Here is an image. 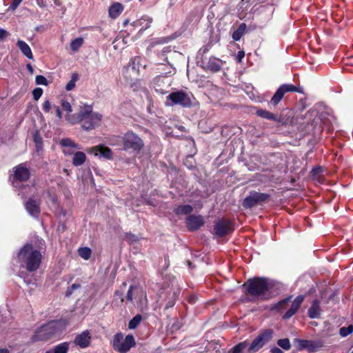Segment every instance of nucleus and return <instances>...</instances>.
Instances as JSON below:
<instances>
[{
    "instance_id": "f03ea898",
    "label": "nucleus",
    "mask_w": 353,
    "mask_h": 353,
    "mask_svg": "<svg viewBox=\"0 0 353 353\" xmlns=\"http://www.w3.org/2000/svg\"><path fill=\"white\" fill-rule=\"evenodd\" d=\"M102 119V115L92 111V106L84 104L81 106L77 116H68L67 121L72 125L81 123L85 130H90L99 126Z\"/></svg>"
},
{
    "instance_id": "79ce46f5",
    "label": "nucleus",
    "mask_w": 353,
    "mask_h": 353,
    "mask_svg": "<svg viewBox=\"0 0 353 353\" xmlns=\"http://www.w3.org/2000/svg\"><path fill=\"white\" fill-rule=\"evenodd\" d=\"M353 332V325H350L348 327H342L339 330V334L342 337H346Z\"/></svg>"
},
{
    "instance_id": "ddd939ff",
    "label": "nucleus",
    "mask_w": 353,
    "mask_h": 353,
    "mask_svg": "<svg viewBox=\"0 0 353 353\" xmlns=\"http://www.w3.org/2000/svg\"><path fill=\"white\" fill-rule=\"evenodd\" d=\"M152 21L153 20L152 17L144 15L140 19L130 23V26L132 27V28L130 30L132 31L137 28H139V33H142L144 30L150 27Z\"/></svg>"
},
{
    "instance_id": "a211bd4d",
    "label": "nucleus",
    "mask_w": 353,
    "mask_h": 353,
    "mask_svg": "<svg viewBox=\"0 0 353 353\" xmlns=\"http://www.w3.org/2000/svg\"><path fill=\"white\" fill-rule=\"evenodd\" d=\"M204 224V221L201 215H190L186 219V225L191 231L199 229Z\"/></svg>"
},
{
    "instance_id": "aec40b11",
    "label": "nucleus",
    "mask_w": 353,
    "mask_h": 353,
    "mask_svg": "<svg viewBox=\"0 0 353 353\" xmlns=\"http://www.w3.org/2000/svg\"><path fill=\"white\" fill-rule=\"evenodd\" d=\"M203 64L205 69L216 72L222 67V61L215 57H210L207 62L203 61Z\"/></svg>"
},
{
    "instance_id": "9d476101",
    "label": "nucleus",
    "mask_w": 353,
    "mask_h": 353,
    "mask_svg": "<svg viewBox=\"0 0 353 353\" xmlns=\"http://www.w3.org/2000/svg\"><path fill=\"white\" fill-rule=\"evenodd\" d=\"M269 197L270 195L268 194L251 191L249 195L244 199L243 201V206L245 208H251L264 202Z\"/></svg>"
},
{
    "instance_id": "774afa93",
    "label": "nucleus",
    "mask_w": 353,
    "mask_h": 353,
    "mask_svg": "<svg viewBox=\"0 0 353 353\" xmlns=\"http://www.w3.org/2000/svg\"><path fill=\"white\" fill-rule=\"evenodd\" d=\"M351 353H353V351Z\"/></svg>"
},
{
    "instance_id": "72a5a7b5",
    "label": "nucleus",
    "mask_w": 353,
    "mask_h": 353,
    "mask_svg": "<svg viewBox=\"0 0 353 353\" xmlns=\"http://www.w3.org/2000/svg\"><path fill=\"white\" fill-rule=\"evenodd\" d=\"M140 292H141V290L139 288L134 285H130L126 294V299L128 301L132 302L133 294H135L136 295H138Z\"/></svg>"
},
{
    "instance_id": "f8f14e48",
    "label": "nucleus",
    "mask_w": 353,
    "mask_h": 353,
    "mask_svg": "<svg viewBox=\"0 0 353 353\" xmlns=\"http://www.w3.org/2000/svg\"><path fill=\"white\" fill-rule=\"evenodd\" d=\"M295 343L299 350L306 349L310 352H314L323 346V343L321 341H309L296 339H295Z\"/></svg>"
},
{
    "instance_id": "338daca9",
    "label": "nucleus",
    "mask_w": 353,
    "mask_h": 353,
    "mask_svg": "<svg viewBox=\"0 0 353 353\" xmlns=\"http://www.w3.org/2000/svg\"><path fill=\"white\" fill-rule=\"evenodd\" d=\"M122 285H123V287H125L126 286V283H123Z\"/></svg>"
},
{
    "instance_id": "49530a36",
    "label": "nucleus",
    "mask_w": 353,
    "mask_h": 353,
    "mask_svg": "<svg viewBox=\"0 0 353 353\" xmlns=\"http://www.w3.org/2000/svg\"><path fill=\"white\" fill-rule=\"evenodd\" d=\"M165 76L161 74L158 75L157 77L154 79V84L157 85L158 86L161 85V83H163V80L165 79Z\"/></svg>"
},
{
    "instance_id": "6e6d98bb",
    "label": "nucleus",
    "mask_w": 353,
    "mask_h": 353,
    "mask_svg": "<svg viewBox=\"0 0 353 353\" xmlns=\"http://www.w3.org/2000/svg\"><path fill=\"white\" fill-rule=\"evenodd\" d=\"M155 90H156V92H157V93H159V94H165V93H166V92H165L163 90H162V89H161V88H160V89H158V88H155Z\"/></svg>"
},
{
    "instance_id": "09e8293b",
    "label": "nucleus",
    "mask_w": 353,
    "mask_h": 353,
    "mask_svg": "<svg viewBox=\"0 0 353 353\" xmlns=\"http://www.w3.org/2000/svg\"><path fill=\"white\" fill-rule=\"evenodd\" d=\"M53 109L55 110L56 115L58 117L59 119H61L62 118V112L61 111V109L59 106L56 105H53Z\"/></svg>"
},
{
    "instance_id": "c85d7f7f",
    "label": "nucleus",
    "mask_w": 353,
    "mask_h": 353,
    "mask_svg": "<svg viewBox=\"0 0 353 353\" xmlns=\"http://www.w3.org/2000/svg\"><path fill=\"white\" fill-rule=\"evenodd\" d=\"M246 30V24L242 23L239 25L238 28L232 33V39L234 41H239L242 36L245 34Z\"/></svg>"
},
{
    "instance_id": "dca6fc26",
    "label": "nucleus",
    "mask_w": 353,
    "mask_h": 353,
    "mask_svg": "<svg viewBox=\"0 0 353 353\" xmlns=\"http://www.w3.org/2000/svg\"><path fill=\"white\" fill-rule=\"evenodd\" d=\"M91 342V334L89 330H86L81 333L77 334L74 340V345L81 348L88 347Z\"/></svg>"
},
{
    "instance_id": "4d7b16f0",
    "label": "nucleus",
    "mask_w": 353,
    "mask_h": 353,
    "mask_svg": "<svg viewBox=\"0 0 353 353\" xmlns=\"http://www.w3.org/2000/svg\"><path fill=\"white\" fill-rule=\"evenodd\" d=\"M79 287H80V285L79 284L74 283L72 285L70 288H71V290H74L79 288Z\"/></svg>"
},
{
    "instance_id": "4be33fe9",
    "label": "nucleus",
    "mask_w": 353,
    "mask_h": 353,
    "mask_svg": "<svg viewBox=\"0 0 353 353\" xmlns=\"http://www.w3.org/2000/svg\"><path fill=\"white\" fill-rule=\"evenodd\" d=\"M321 312L320 302L319 300H314L312 305L308 310V316L310 319H318Z\"/></svg>"
},
{
    "instance_id": "3c124183",
    "label": "nucleus",
    "mask_w": 353,
    "mask_h": 353,
    "mask_svg": "<svg viewBox=\"0 0 353 353\" xmlns=\"http://www.w3.org/2000/svg\"><path fill=\"white\" fill-rule=\"evenodd\" d=\"M290 299V297H288V298L284 299L281 301L279 302L277 304V308L281 309V307L283 306V305L288 303Z\"/></svg>"
},
{
    "instance_id": "f704fd0d",
    "label": "nucleus",
    "mask_w": 353,
    "mask_h": 353,
    "mask_svg": "<svg viewBox=\"0 0 353 353\" xmlns=\"http://www.w3.org/2000/svg\"><path fill=\"white\" fill-rule=\"evenodd\" d=\"M79 255L84 260H88L90 258L92 250L90 248H80L78 250Z\"/></svg>"
},
{
    "instance_id": "4468645a",
    "label": "nucleus",
    "mask_w": 353,
    "mask_h": 353,
    "mask_svg": "<svg viewBox=\"0 0 353 353\" xmlns=\"http://www.w3.org/2000/svg\"><path fill=\"white\" fill-rule=\"evenodd\" d=\"M216 235L223 236L232 231L231 222L228 219L218 221L214 228Z\"/></svg>"
},
{
    "instance_id": "b1692460",
    "label": "nucleus",
    "mask_w": 353,
    "mask_h": 353,
    "mask_svg": "<svg viewBox=\"0 0 353 353\" xmlns=\"http://www.w3.org/2000/svg\"><path fill=\"white\" fill-rule=\"evenodd\" d=\"M17 46L24 56H26L29 59H33L32 50L24 41L20 39L18 40Z\"/></svg>"
},
{
    "instance_id": "412c9836",
    "label": "nucleus",
    "mask_w": 353,
    "mask_h": 353,
    "mask_svg": "<svg viewBox=\"0 0 353 353\" xmlns=\"http://www.w3.org/2000/svg\"><path fill=\"white\" fill-rule=\"evenodd\" d=\"M92 152L94 153L95 156H100L108 159H110L112 157L111 150L104 145H98L90 149Z\"/></svg>"
},
{
    "instance_id": "6e6552de",
    "label": "nucleus",
    "mask_w": 353,
    "mask_h": 353,
    "mask_svg": "<svg viewBox=\"0 0 353 353\" xmlns=\"http://www.w3.org/2000/svg\"><path fill=\"white\" fill-rule=\"evenodd\" d=\"M166 98L165 105L168 106L179 105L188 108L190 107L192 103L191 97L183 91L172 92Z\"/></svg>"
},
{
    "instance_id": "37998d69",
    "label": "nucleus",
    "mask_w": 353,
    "mask_h": 353,
    "mask_svg": "<svg viewBox=\"0 0 353 353\" xmlns=\"http://www.w3.org/2000/svg\"><path fill=\"white\" fill-rule=\"evenodd\" d=\"M35 83L37 85H47L48 84V80L43 75H37L35 79Z\"/></svg>"
},
{
    "instance_id": "423d86ee",
    "label": "nucleus",
    "mask_w": 353,
    "mask_h": 353,
    "mask_svg": "<svg viewBox=\"0 0 353 353\" xmlns=\"http://www.w3.org/2000/svg\"><path fill=\"white\" fill-rule=\"evenodd\" d=\"M30 170L24 163H21L14 168L13 186L16 188H22V191L19 192V194H23L27 192L26 190L32 188L30 187L21 185V183L26 181L30 178Z\"/></svg>"
},
{
    "instance_id": "2f4dec72",
    "label": "nucleus",
    "mask_w": 353,
    "mask_h": 353,
    "mask_svg": "<svg viewBox=\"0 0 353 353\" xmlns=\"http://www.w3.org/2000/svg\"><path fill=\"white\" fill-rule=\"evenodd\" d=\"M193 210V208L190 205H183L176 207L174 209V212L176 214H188Z\"/></svg>"
},
{
    "instance_id": "ea45409f",
    "label": "nucleus",
    "mask_w": 353,
    "mask_h": 353,
    "mask_svg": "<svg viewBox=\"0 0 353 353\" xmlns=\"http://www.w3.org/2000/svg\"><path fill=\"white\" fill-rule=\"evenodd\" d=\"M83 40L82 38H81V37L76 38L75 39H74L71 41L70 48L73 51L76 52L83 45Z\"/></svg>"
},
{
    "instance_id": "5701e85b",
    "label": "nucleus",
    "mask_w": 353,
    "mask_h": 353,
    "mask_svg": "<svg viewBox=\"0 0 353 353\" xmlns=\"http://www.w3.org/2000/svg\"><path fill=\"white\" fill-rule=\"evenodd\" d=\"M48 196L51 207L54 209L55 212L60 215L65 216V211L59 205L57 196L54 194H52L50 192H48Z\"/></svg>"
},
{
    "instance_id": "a878e982",
    "label": "nucleus",
    "mask_w": 353,
    "mask_h": 353,
    "mask_svg": "<svg viewBox=\"0 0 353 353\" xmlns=\"http://www.w3.org/2000/svg\"><path fill=\"white\" fill-rule=\"evenodd\" d=\"M123 7L120 3H113L109 8V16L112 19L117 18L123 12Z\"/></svg>"
},
{
    "instance_id": "4c0bfd02",
    "label": "nucleus",
    "mask_w": 353,
    "mask_h": 353,
    "mask_svg": "<svg viewBox=\"0 0 353 353\" xmlns=\"http://www.w3.org/2000/svg\"><path fill=\"white\" fill-rule=\"evenodd\" d=\"M139 295H140V297L139 299L138 307L139 308H141V310H143L147 307V304H148L147 296H146V294L145 293H143V292L142 290H141V292H140L139 294Z\"/></svg>"
},
{
    "instance_id": "f3484780",
    "label": "nucleus",
    "mask_w": 353,
    "mask_h": 353,
    "mask_svg": "<svg viewBox=\"0 0 353 353\" xmlns=\"http://www.w3.org/2000/svg\"><path fill=\"white\" fill-rule=\"evenodd\" d=\"M305 296L303 295L297 296L292 301L289 310L283 314V319H288L294 315L299 309L301 303L304 301Z\"/></svg>"
},
{
    "instance_id": "6ab92c4d",
    "label": "nucleus",
    "mask_w": 353,
    "mask_h": 353,
    "mask_svg": "<svg viewBox=\"0 0 353 353\" xmlns=\"http://www.w3.org/2000/svg\"><path fill=\"white\" fill-rule=\"evenodd\" d=\"M60 145L64 148L63 152L65 155L74 154V150H80L81 147L75 143L72 139L69 138L62 139L60 141Z\"/></svg>"
},
{
    "instance_id": "1a4fd4ad",
    "label": "nucleus",
    "mask_w": 353,
    "mask_h": 353,
    "mask_svg": "<svg viewBox=\"0 0 353 353\" xmlns=\"http://www.w3.org/2000/svg\"><path fill=\"white\" fill-rule=\"evenodd\" d=\"M273 336V331L272 330H265L258 336L254 339L248 347V352L253 353L257 352L265 343L271 340Z\"/></svg>"
},
{
    "instance_id": "2eb2a0df",
    "label": "nucleus",
    "mask_w": 353,
    "mask_h": 353,
    "mask_svg": "<svg viewBox=\"0 0 353 353\" xmlns=\"http://www.w3.org/2000/svg\"><path fill=\"white\" fill-rule=\"evenodd\" d=\"M25 208L28 213L32 217L37 218L40 214V201L32 198H30L24 203Z\"/></svg>"
},
{
    "instance_id": "603ef678",
    "label": "nucleus",
    "mask_w": 353,
    "mask_h": 353,
    "mask_svg": "<svg viewBox=\"0 0 353 353\" xmlns=\"http://www.w3.org/2000/svg\"><path fill=\"white\" fill-rule=\"evenodd\" d=\"M270 352L271 353H284L283 351L281 348L276 347V346L272 347L270 348Z\"/></svg>"
},
{
    "instance_id": "c9c22d12",
    "label": "nucleus",
    "mask_w": 353,
    "mask_h": 353,
    "mask_svg": "<svg viewBox=\"0 0 353 353\" xmlns=\"http://www.w3.org/2000/svg\"><path fill=\"white\" fill-rule=\"evenodd\" d=\"M142 320V316L141 314H137L134 316L128 323V328L134 330L137 327Z\"/></svg>"
},
{
    "instance_id": "20e7f679",
    "label": "nucleus",
    "mask_w": 353,
    "mask_h": 353,
    "mask_svg": "<svg viewBox=\"0 0 353 353\" xmlns=\"http://www.w3.org/2000/svg\"><path fill=\"white\" fill-rule=\"evenodd\" d=\"M64 326L61 320L50 321L38 328L31 339L32 341H47L60 332Z\"/></svg>"
},
{
    "instance_id": "5fc2aeb1",
    "label": "nucleus",
    "mask_w": 353,
    "mask_h": 353,
    "mask_svg": "<svg viewBox=\"0 0 353 353\" xmlns=\"http://www.w3.org/2000/svg\"><path fill=\"white\" fill-rule=\"evenodd\" d=\"M26 68L28 69V70L30 72V74H33L34 73V68L31 65L30 63H28L26 65Z\"/></svg>"
},
{
    "instance_id": "7c9ffc66",
    "label": "nucleus",
    "mask_w": 353,
    "mask_h": 353,
    "mask_svg": "<svg viewBox=\"0 0 353 353\" xmlns=\"http://www.w3.org/2000/svg\"><path fill=\"white\" fill-rule=\"evenodd\" d=\"M256 115L261 118L267 119L269 120L277 121L276 117L273 113L265 110H258L256 111Z\"/></svg>"
},
{
    "instance_id": "0e129e2a",
    "label": "nucleus",
    "mask_w": 353,
    "mask_h": 353,
    "mask_svg": "<svg viewBox=\"0 0 353 353\" xmlns=\"http://www.w3.org/2000/svg\"><path fill=\"white\" fill-rule=\"evenodd\" d=\"M128 23H129V21H128V19H127V20H125V21H124V22H123V26H127V25L128 24Z\"/></svg>"
},
{
    "instance_id": "13d9d810",
    "label": "nucleus",
    "mask_w": 353,
    "mask_h": 353,
    "mask_svg": "<svg viewBox=\"0 0 353 353\" xmlns=\"http://www.w3.org/2000/svg\"><path fill=\"white\" fill-rule=\"evenodd\" d=\"M174 305V302L173 301H169L166 305V308L172 307Z\"/></svg>"
},
{
    "instance_id": "f257e3e1",
    "label": "nucleus",
    "mask_w": 353,
    "mask_h": 353,
    "mask_svg": "<svg viewBox=\"0 0 353 353\" xmlns=\"http://www.w3.org/2000/svg\"><path fill=\"white\" fill-rule=\"evenodd\" d=\"M247 293L254 300H268L278 294L274 281L263 277H255L247 282Z\"/></svg>"
},
{
    "instance_id": "e433bc0d",
    "label": "nucleus",
    "mask_w": 353,
    "mask_h": 353,
    "mask_svg": "<svg viewBox=\"0 0 353 353\" xmlns=\"http://www.w3.org/2000/svg\"><path fill=\"white\" fill-rule=\"evenodd\" d=\"M248 342L243 341L241 343H239V344L236 345L230 351V353H242L244 350L248 347Z\"/></svg>"
},
{
    "instance_id": "393cba45",
    "label": "nucleus",
    "mask_w": 353,
    "mask_h": 353,
    "mask_svg": "<svg viewBox=\"0 0 353 353\" xmlns=\"http://www.w3.org/2000/svg\"><path fill=\"white\" fill-rule=\"evenodd\" d=\"M70 343L63 342L47 350L45 353H68Z\"/></svg>"
},
{
    "instance_id": "680f3d73",
    "label": "nucleus",
    "mask_w": 353,
    "mask_h": 353,
    "mask_svg": "<svg viewBox=\"0 0 353 353\" xmlns=\"http://www.w3.org/2000/svg\"><path fill=\"white\" fill-rule=\"evenodd\" d=\"M72 290H71V288L70 290H68L66 292V296H69L72 293Z\"/></svg>"
},
{
    "instance_id": "69168bd1",
    "label": "nucleus",
    "mask_w": 353,
    "mask_h": 353,
    "mask_svg": "<svg viewBox=\"0 0 353 353\" xmlns=\"http://www.w3.org/2000/svg\"><path fill=\"white\" fill-rule=\"evenodd\" d=\"M188 266L190 268V267L192 266V263H191V262H190V261H188Z\"/></svg>"
},
{
    "instance_id": "473e14b6",
    "label": "nucleus",
    "mask_w": 353,
    "mask_h": 353,
    "mask_svg": "<svg viewBox=\"0 0 353 353\" xmlns=\"http://www.w3.org/2000/svg\"><path fill=\"white\" fill-rule=\"evenodd\" d=\"M140 239L141 238L130 232H126L123 236V240L130 245H136L139 242Z\"/></svg>"
},
{
    "instance_id": "0eeeda50",
    "label": "nucleus",
    "mask_w": 353,
    "mask_h": 353,
    "mask_svg": "<svg viewBox=\"0 0 353 353\" xmlns=\"http://www.w3.org/2000/svg\"><path fill=\"white\" fill-rule=\"evenodd\" d=\"M135 340L132 335L128 334L125 339L122 333H117L112 340V347L119 353H126L135 345Z\"/></svg>"
},
{
    "instance_id": "9b49d317",
    "label": "nucleus",
    "mask_w": 353,
    "mask_h": 353,
    "mask_svg": "<svg viewBox=\"0 0 353 353\" xmlns=\"http://www.w3.org/2000/svg\"><path fill=\"white\" fill-rule=\"evenodd\" d=\"M290 92H301L298 88L292 84H283L276 91L270 100V103L276 105L283 99L284 94Z\"/></svg>"
},
{
    "instance_id": "7ed1b4c3",
    "label": "nucleus",
    "mask_w": 353,
    "mask_h": 353,
    "mask_svg": "<svg viewBox=\"0 0 353 353\" xmlns=\"http://www.w3.org/2000/svg\"><path fill=\"white\" fill-rule=\"evenodd\" d=\"M41 259V252L29 243L24 245L17 254V262L20 267L30 272H35L39 268Z\"/></svg>"
},
{
    "instance_id": "a19ab883",
    "label": "nucleus",
    "mask_w": 353,
    "mask_h": 353,
    "mask_svg": "<svg viewBox=\"0 0 353 353\" xmlns=\"http://www.w3.org/2000/svg\"><path fill=\"white\" fill-rule=\"evenodd\" d=\"M78 78L79 76L77 73L72 74L70 81L65 85L66 90H72L75 87Z\"/></svg>"
},
{
    "instance_id": "a18cd8bd",
    "label": "nucleus",
    "mask_w": 353,
    "mask_h": 353,
    "mask_svg": "<svg viewBox=\"0 0 353 353\" xmlns=\"http://www.w3.org/2000/svg\"><path fill=\"white\" fill-rule=\"evenodd\" d=\"M42 108L45 112H50L51 109H53V105L48 99H46L43 103Z\"/></svg>"
},
{
    "instance_id": "864d4df0",
    "label": "nucleus",
    "mask_w": 353,
    "mask_h": 353,
    "mask_svg": "<svg viewBox=\"0 0 353 353\" xmlns=\"http://www.w3.org/2000/svg\"><path fill=\"white\" fill-rule=\"evenodd\" d=\"M114 294L115 296H118L119 298H121V301L123 302V299L121 298L122 297V295H123V292L121 290H117L115 291L114 292Z\"/></svg>"
},
{
    "instance_id": "8fccbe9b",
    "label": "nucleus",
    "mask_w": 353,
    "mask_h": 353,
    "mask_svg": "<svg viewBox=\"0 0 353 353\" xmlns=\"http://www.w3.org/2000/svg\"><path fill=\"white\" fill-rule=\"evenodd\" d=\"M8 35V32L3 28H0V40L3 39Z\"/></svg>"
},
{
    "instance_id": "bb28decb",
    "label": "nucleus",
    "mask_w": 353,
    "mask_h": 353,
    "mask_svg": "<svg viewBox=\"0 0 353 353\" xmlns=\"http://www.w3.org/2000/svg\"><path fill=\"white\" fill-rule=\"evenodd\" d=\"M143 62V59L140 57H135L132 59L130 65L132 66V70L139 72L141 67H143V68L145 67V64Z\"/></svg>"
},
{
    "instance_id": "bf43d9fd",
    "label": "nucleus",
    "mask_w": 353,
    "mask_h": 353,
    "mask_svg": "<svg viewBox=\"0 0 353 353\" xmlns=\"http://www.w3.org/2000/svg\"><path fill=\"white\" fill-rule=\"evenodd\" d=\"M40 141V138L37 137V136L34 137V141L36 142L37 145H38L39 142Z\"/></svg>"
},
{
    "instance_id": "cd10ccee",
    "label": "nucleus",
    "mask_w": 353,
    "mask_h": 353,
    "mask_svg": "<svg viewBox=\"0 0 353 353\" xmlns=\"http://www.w3.org/2000/svg\"><path fill=\"white\" fill-rule=\"evenodd\" d=\"M86 160V156L84 152H76L74 153L72 163L75 166H79L83 164Z\"/></svg>"
},
{
    "instance_id": "c756f323",
    "label": "nucleus",
    "mask_w": 353,
    "mask_h": 353,
    "mask_svg": "<svg viewBox=\"0 0 353 353\" xmlns=\"http://www.w3.org/2000/svg\"><path fill=\"white\" fill-rule=\"evenodd\" d=\"M61 104L62 109L66 112L65 114V120L67 121V117L68 116H77V114H72V108L70 102H68L67 100L61 99Z\"/></svg>"
},
{
    "instance_id": "58836bf2",
    "label": "nucleus",
    "mask_w": 353,
    "mask_h": 353,
    "mask_svg": "<svg viewBox=\"0 0 353 353\" xmlns=\"http://www.w3.org/2000/svg\"><path fill=\"white\" fill-rule=\"evenodd\" d=\"M277 345L285 350H289L291 348V343L288 338L279 339L277 341Z\"/></svg>"
},
{
    "instance_id": "39448f33",
    "label": "nucleus",
    "mask_w": 353,
    "mask_h": 353,
    "mask_svg": "<svg viewBox=\"0 0 353 353\" xmlns=\"http://www.w3.org/2000/svg\"><path fill=\"white\" fill-rule=\"evenodd\" d=\"M123 149L133 154H139L144 147L142 139L132 131H128L122 137Z\"/></svg>"
},
{
    "instance_id": "c03bdc74",
    "label": "nucleus",
    "mask_w": 353,
    "mask_h": 353,
    "mask_svg": "<svg viewBox=\"0 0 353 353\" xmlns=\"http://www.w3.org/2000/svg\"><path fill=\"white\" fill-rule=\"evenodd\" d=\"M43 94V90L41 88H36L32 91L33 98L35 101H38Z\"/></svg>"
},
{
    "instance_id": "e2e57ef3",
    "label": "nucleus",
    "mask_w": 353,
    "mask_h": 353,
    "mask_svg": "<svg viewBox=\"0 0 353 353\" xmlns=\"http://www.w3.org/2000/svg\"><path fill=\"white\" fill-rule=\"evenodd\" d=\"M0 353H8V351L6 349H0Z\"/></svg>"
},
{
    "instance_id": "052dcab7",
    "label": "nucleus",
    "mask_w": 353,
    "mask_h": 353,
    "mask_svg": "<svg viewBox=\"0 0 353 353\" xmlns=\"http://www.w3.org/2000/svg\"><path fill=\"white\" fill-rule=\"evenodd\" d=\"M244 52H239L238 56L239 58H241L244 57Z\"/></svg>"
},
{
    "instance_id": "de8ad7c7",
    "label": "nucleus",
    "mask_w": 353,
    "mask_h": 353,
    "mask_svg": "<svg viewBox=\"0 0 353 353\" xmlns=\"http://www.w3.org/2000/svg\"><path fill=\"white\" fill-rule=\"evenodd\" d=\"M23 0H12L9 9L11 10H15L19 6Z\"/></svg>"
}]
</instances>
